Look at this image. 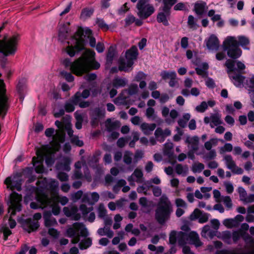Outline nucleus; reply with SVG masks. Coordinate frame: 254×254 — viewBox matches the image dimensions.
Returning a JSON list of instances; mask_svg holds the SVG:
<instances>
[{"label":"nucleus","mask_w":254,"mask_h":254,"mask_svg":"<svg viewBox=\"0 0 254 254\" xmlns=\"http://www.w3.org/2000/svg\"><path fill=\"white\" fill-rule=\"evenodd\" d=\"M218 139L217 138H211L209 141H206L204 143V147L207 150H212L213 146L217 145Z\"/></svg>","instance_id":"c03bdc74"},{"label":"nucleus","mask_w":254,"mask_h":254,"mask_svg":"<svg viewBox=\"0 0 254 254\" xmlns=\"http://www.w3.org/2000/svg\"><path fill=\"white\" fill-rule=\"evenodd\" d=\"M62 124L64 128L66 127H68V125L71 126V117L69 115H66L62 119Z\"/></svg>","instance_id":"680f3d73"},{"label":"nucleus","mask_w":254,"mask_h":254,"mask_svg":"<svg viewBox=\"0 0 254 254\" xmlns=\"http://www.w3.org/2000/svg\"><path fill=\"white\" fill-rule=\"evenodd\" d=\"M48 148H44L43 149H37L36 155L37 157H33L32 163L35 167V171L38 173H42L44 171L43 162L44 161V155L45 153L49 152Z\"/></svg>","instance_id":"9b49d317"},{"label":"nucleus","mask_w":254,"mask_h":254,"mask_svg":"<svg viewBox=\"0 0 254 254\" xmlns=\"http://www.w3.org/2000/svg\"><path fill=\"white\" fill-rule=\"evenodd\" d=\"M246 85L247 87L250 88L251 90H254V76L246 79Z\"/></svg>","instance_id":"e2e57ef3"},{"label":"nucleus","mask_w":254,"mask_h":254,"mask_svg":"<svg viewBox=\"0 0 254 254\" xmlns=\"http://www.w3.org/2000/svg\"><path fill=\"white\" fill-rule=\"evenodd\" d=\"M173 144L171 142H167L164 145V153L166 155H169L172 153L173 149Z\"/></svg>","instance_id":"8fccbe9b"},{"label":"nucleus","mask_w":254,"mask_h":254,"mask_svg":"<svg viewBox=\"0 0 254 254\" xmlns=\"http://www.w3.org/2000/svg\"><path fill=\"white\" fill-rule=\"evenodd\" d=\"M92 245V239L90 238L82 240L79 244V248L81 250L86 249Z\"/></svg>","instance_id":"ea45409f"},{"label":"nucleus","mask_w":254,"mask_h":254,"mask_svg":"<svg viewBox=\"0 0 254 254\" xmlns=\"http://www.w3.org/2000/svg\"><path fill=\"white\" fill-rule=\"evenodd\" d=\"M149 0H139L136 8L137 15L142 19H146L150 16L155 11L153 5L148 3Z\"/></svg>","instance_id":"9d476101"},{"label":"nucleus","mask_w":254,"mask_h":254,"mask_svg":"<svg viewBox=\"0 0 254 254\" xmlns=\"http://www.w3.org/2000/svg\"><path fill=\"white\" fill-rule=\"evenodd\" d=\"M188 243L193 244L196 247H200L202 244L199 240L198 235L194 232L189 233Z\"/></svg>","instance_id":"b1692460"},{"label":"nucleus","mask_w":254,"mask_h":254,"mask_svg":"<svg viewBox=\"0 0 254 254\" xmlns=\"http://www.w3.org/2000/svg\"><path fill=\"white\" fill-rule=\"evenodd\" d=\"M68 27L64 24H61L59 29V40L64 42L68 37Z\"/></svg>","instance_id":"5701e85b"},{"label":"nucleus","mask_w":254,"mask_h":254,"mask_svg":"<svg viewBox=\"0 0 254 254\" xmlns=\"http://www.w3.org/2000/svg\"><path fill=\"white\" fill-rule=\"evenodd\" d=\"M105 111L104 109L99 108H96L92 110L91 116L94 120L103 117L105 115Z\"/></svg>","instance_id":"473e14b6"},{"label":"nucleus","mask_w":254,"mask_h":254,"mask_svg":"<svg viewBox=\"0 0 254 254\" xmlns=\"http://www.w3.org/2000/svg\"><path fill=\"white\" fill-rule=\"evenodd\" d=\"M21 179H18L16 180L15 178L14 177L13 179L12 180V185L10 187V190H13L15 189L18 191H20L21 190Z\"/></svg>","instance_id":"79ce46f5"},{"label":"nucleus","mask_w":254,"mask_h":254,"mask_svg":"<svg viewBox=\"0 0 254 254\" xmlns=\"http://www.w3.org/2000/svg\"><path fill=\"white\" fill-rule=\"evenodd\" d=\"M41 217V213H36L34 215V220L31 218L25 220L22 223L23 229L28 233L36 231L39 227V224L37 220L40 219Z\"/></svg>","instance_id":"f8f14e48"},{"label":"nucleus","mask_w":254,"mask_h":254,"mask_svg":"<svg viewBox=\"0 0 254 254\" xmlns=\"http://www.w3.org/2000/svg\"><path fill=\"white\" fill-rule=\"evenodd\" d=\"M197 19L195 18L193 16L190 15L188 17V25L190 28L196 30L199 25L197 23Z\"/></svg>","instance_id":"72a5a7b5"},{"label":"nucleus","mask_w":254,"mask_h":254,"mask_svg":"<svg viewBox=\"0 0 254 254\" xmlns=\"http://www.w3.org/2000/svg\"><path fill=\"white\" fill-rule=\"evenodd\" d=\"M209 152L206 153L204 158L208 160L214 159L216 156V152L214 149L209 150Z\"/></svg>","instance_id":"0e129e2a"},{"label":"nucleus","mask_w":254,"mask_h":254,"mask_svg":"<svg viewBox=\"0 0 254 254\" xmlns=\"http://www.w3.org/2000/svg\"><path fill=\"white\" fill-rule=\"evenodd\" d=\"M127 83V79L120 77H116L113 81V85L116 88L124 87Z\"/></svg>","instance_id":"2f4dec72"},{"label":"nucleus","mask_w":254,"mask_h":254,"mask_svg":"<svg viewBox=\"0 0 254 254\" xmlns=\"http://www.w3.org/2000/svg\"><path fill=\"white\" fill-rule=\"evenodd\" d=\"M98 217L103 219L107 216V210L103 203H100L97 209Z\"/></svg>","instance_id":"c9c22d12"},{"label":"nucleus","mask_w":254,"mask_h":254,"mask_svg":"<svg viewBox=\"0 0 254 254\" xmlns=\"http://www.w3.org/2000/svg\"><path fill=\"white\" fill-rule=\"evenodd\" d=\"M45 224L47 227H50L57 224L56 220L51 217V213L50 211L45 212L44 214Z\"/></svg>","instance_id":"bb28decb"},{"label":"nucleus","mask_w":254,"mask_h":254,"mask_svg":"<svg viewBox=\"0 0 254 254\" xmlns=\"http://www.w3.org/2000/svg\"><path fill=\"white\" fill-rule=\"evenodd\" d=\"M236 39L238 43V47L241 46L244 49H250L249 45H250V40L248 37L244 36H240L236 38Z\"/></svg>","instance_id":"cd10ccee"},{"label":"nucleus","mask_w":254,"mask_h":254,"mask_svg":"<svg viewBox=\"0 0 254 254\" xmlns=\"http://www.w3.org/2000/svg\"><path fill=\"white\" fill-rule=\"evenodd\" d=\"M223 49L227 52L228 56L235 60L240 58L242 54L241 49L238 47V43L235 37L228 36L222 44Z\"/></svg>","instance_id":"423d86ee"},{"label":"nucleus","mask_w":254,"mask_h":254,"mask_svg":"<svg viewBox=\"0 0 254 254\" xmlns=\"http://www.w3.org/2000/svg\"><path fill=\"white\" fill-rule=\"evenodd\" d=\"M16 90L19 95V98L22 101L24 98V94L27 91V81L24 78L20 79L16 86Z\"/></svg>","instance_id":"a211bd4d"},{"label":"nucleus","mask_w":254,"mask_h":254,"mask_svg":"<svg viewBox=\"0 0 254 254\" xmlns=\"http://www.w3.org/2000/svg\"><path fill=\"white\" fill-rule=\"evenodd\" d=\"M116 55V51L113 47H110L108 50L107 55V62L108 64H111Z\"/></svg>","instance_id":"4c0bfd02"},{"label":"nucleus","mask_w":254,"mask_h":254,"mask_svg":"<svg viewBox=\"0 0 254 254\" xmlns=\"http://www.w3.org/2000/svg\"><path fill=\"white\" fill-rule=\"evenodd\" d=\"M145 115L148 118L152 120L155 119L157 117L155 113V110L152 107H149L146 109Z\"/></svg>","instance_id":"603ef678"},{"label":"nucleus","mask_w":254,"mask_h":254,"mask_svg":"<svg viewBox=\"0 0 254 254\" xmlns=\"http://www.w3.org/2000/svg\"><path fill=\"white\" fill-rule=\"evenodd\" d=\"M55 125L60 129L57 131L56 134L54 137V143L56 144L55 150L56 151H59L60 148V143L64 142V141L65 133L62 122L56 121L55 122Z\"/></svg>","instance_id":"4468645a"},{"label":"nucleus","mask_w":254,"mask_h":254,"mask_svg":"<svg viewBox=\"0 0 254 254\" xmlns=\"http://www.w3.org/2000/svg\"><path fill=\"white\" fill-rule=\"evenodd\" d=\"M60 74L68 82H72L74 80V76L69 72L62 71L60 72Z\"/></svg>","instance_id":"5fc2aeb1"},{"label":"nucleus","mask_w":254,"mask_h":254,"mask_svg":"<svg viewBox=\"0 0 254 254\" xmlns=\"http://www.w3.org/2000/svg\"><path fill=\"white\" fill-rule=\"evenodd\" d=\"M172 211L170 201L167 197L162 196L155 210V218L159 223L163 224L169 219Z\"/></svg>","instance_id":"39448f33"},{"label":"nucleus","mask_w":254,"mask_h":254,"mask_svg":"<svg viewBox=\"0 0 254 254\" xmlns=\"http://www.w3.org/2000/svg\"><path fill=\"white\" fill-rule=\"evenodd\" d=\"M202 66H203V69L198 68V67H196L195 68V70H196V73L198 75H201L202 77H204L205 76V74L204 73V70H207L208 68V66L206 63H203L202 64Z\"/></svg>","instance_id":"bf43d9fd"},{"label":"nucleus","mask_w":254,"mask_h":254,"mask_svg":"<svg viewBox=\"0 0 254 254\" xmlns=\"http://www.w3.org/2000/svg\"><path fill=\"white\" fill-rule=\"evenodd\" d=\"M238 191L239 193L240 200L244 202L248 195L246 191L243 188L239 187L238 189Z\"/></svg>","instance_id":"13d9d810"},{"label":"nucleus","mask_w":254,"mask_h":254,"mask_svg":"<svg viewBox=\"0 0 254 254\" xmlns=\"http://www.w3.org/2000/svg\"><path fill=\"white\" fill-rule=\"evenodd\" d=\"M82 97L81 95V93L79 92H76L71 99L74 105H78L82 101Z\"/></svg>","instance_id":"864d4df0"},{"label":"nucleus","mask_w":254,"mask_h":254,"mask_svg":"<svg viewBox=\"0 0 254 254\" xmlns=\"http://www.w3.org/2000/svg\"><path fill=\"white\" fill-rule=\"evenodd\" d=\"M70 142L72 144L75 145L79 147H81L84 145V143L82 140L79 139L78 136L75 135L72 136L70 139Z\"/></svg>","instance_id":"6e6d98bb"},{"label":"nucleus","mask_w":254,"mask_h":254,"mask_svg":"<svg viewBox=\"0 0 254 254\" xmlns=\"http://www.w3.org/2000/svg\"><path fill=\"white\" fill-rule=\"evenodd\" d=\"M226 191L228 193H232L234 191V187L232 184L229 182L224 183Z\"/></svg>","instance_id":"774afa93"},{"label":"nucleus","mask_w":254,"mask_h":254,"mask_svg":"<svg viewBox=\"0 0 254 254\" xmlns=\"http://www.w3.org/2000/svg\"><path fill=\"white\" fill-rule=\"evenodd\" d=\"M203 164L199 162H195L192 165L191 170L194 173H200L204 169Z\"/></svg>","instance_id":"58836bf2"},{"label":"nucleus","mask_w":254,"mask_h":254,"mask_svg":"<svg viewBox=\"0 0 254 254\" xmlns=\"http://www.w3.org/2000/svg\"><path fill=\"white\" fill-rule=\"evenodd\" d=\"M121 126V123L118 121L112 122L111 119H109L106 122V127L109 131L119 128Z\"/></svg>","instance_id":"c756f323"},{"label":"nucleus","mask_w":254,"mask_h":254,"mask_svg":"<svg viewBox=\"0 0 254 254\" xmlns=\"http://www.w3.org/2000/svg\"><path fill=\"white\" fill-rule=\"evenodd\" d=\"M178 0H162L163 6L162 8H164L165 10L168 11L170 10L172 6L175 4Z\"/></svg>","instance_id":"a19ab883"},{"label":"nucleus","mask_w":254,"mask_h":254,"mask_svg":"<svg viewBox=\"0 0 254 254\" xmlns=\"http://www.w3.org/2000/svg\"><path fill=\"white\" fill-rule=\"evenodd\" d=\"M132 153L130 151H126L123 156V161L124 162L128 165L131 164L132 162Z\"/></svg>","instance_id":"a18cd8bd"},{"label":"nucleus","mask_w":254,"mask_h":254,"mask_svg":"<svg viewBox=\"0 0 254 254\" xmlns=\"http://www.w3.org/2000/svg\"><path fill=\"white\" fill-rule=\"evenodd\" d=\"M233 149V146L231 143H227L224 146L220 147V153L223 154L225 152H231Z\"/></svg>","instance_id":"4d7b16f0"},{"label":"nucleus","mask_w":254,"mask_h":254,"mask_svg":"<svg viewBox=\"0 0 254 254\" xmlns=\"http://www.w3.org/2000/svg\"><path fill=\"white\" fill-rule=\"evenodd\" d=\"M189 233L183 232H180L177 234V240L178 243L181 246H184L188 243Z\"/></svg>","instance_id":"7c9ffc66"},{"label":"nucleus","mask_w":254,"mask_h":254,"mask_svg":"<svg viewBox=\"0 0 254 254\" xmlns=\"http://www.w3.org/2000/svg\"><path fill=\"white\" fill-rule=\"evenodd\" d=\"M138 86L136 84H130L127 90H126V91L128 92V94L130 95H133L136 94L138 92Z\"/></svg>","instance_id":"3c124183"},{"label":"nucleus","mask_w":254,"mask_h":254,"mask_svg":"<svg viewBox=\"0 0 254 254\" xmlns=\"http://www.w3.org/2000/svg\"><path fill=\"white\" fill-rule=\"evenodd\" d=\"M73 103L72 102L71 100L70 101L66 102L64 105V109L66 112H71L74 110V107Z\"/></svg>","instance_id":"052dcab7"},{"label":"nucleus","mask_w":254,"mask_h":254,"mask_svg":"<svg viewBox=\"0 0 254 254\" xmlns=\"http://www.w3.org/2000/svg\"><path fill=\"white\" fill-rule=\"evenodd\" d=\"M21 200V195L14 192L10 195V199L7 202V204L9 205L8 212L9 213L10 210L12 211L9 219V225L11 229L14 228L16 224L15 221L11 219V216L15 214L16 211H21V205L20 202Z\"/></svg>","instance_id":"0eeeda50"},{"label":"nucleus","mask_w":254,"mask_h":254,"mask_svg":"<svg viewBox=\"0 0 254 254\" xmlns=\"http://www.w3.org/2000/svg\"><path fill=\"white\" fill-rule=\"evenodd\" d=\"M206 46L210 50L217 51L220 47L217 37L214 35H211L206 42Z\"/></svg>","instance_id":"aec40b11"},{"label":"nucleus","mask_w":254,"mask_h":254,"mask_svg":"<svg viewBox=\"0 0 254 254\" xmlns=\"http://www.w3.org/2000/svg\"><path fill=\"white\" fill-rule=\"evenodd\" d=\"M224 65L226 67L227 72L234 85L237 87L241 86L245 78L240 73L232 74V72L235 71V61L231 59H228L226 60Z\"/></svg>","instance_id":"1a4fd4ad"},{"label":"nucleus","mask_w":254,"mask_h":254,"mask_svg":"<svg viewBox=\"0 0 254 254\" xmlns=\"http://www.w3.org/2000/svg\"><path fill=\"white\" fill-rule=\"evenodd\" d=\"M160 75L164 80L176 78V73L174 71H168L164 70L161 72Z\"/></svg>","instance_id":"f704fd0d"},{"label":"nucleus","mask_w":254,"mask_h":254,"mask_svg":"<svg viewBox=\"0 0 254 254\" xmlns=\"http://www.w3.org/2000/svg\"><path fill=\"white\" fill-rule=\"evenodd\" d=\"M99 198L100 195L96 192H88L84 194L82 198V201L92 205L99 200Z\"/></svg>","instance_id":"f3484780"},{"label":"nucleus","mask_w":254,"mask_h":254,"mask_svg":"<svg viewBox=\"0 0 254 254\" xmlns=\"http://www.w3.org/2000/svg\"><path fill=\"white\" fill-rule=\"evenodd\" d=\"M38 201L41 204L40 207H49L52 209L53 213L57 215L61 211L59 203L64 205L68 202V199L66 196L54 195L49 197L48 195H42L38 197Z\"/></svg>","instance_id":"20e7f679"},{"label":"nucleus","mask_w":254,"mask_h":254,"mask_svg":"<svg viewBox=\"0 0 254 254\" xmlns=\"http://www.w3.org/2000/svg\"><path fill=\"white\" fill-rule=\"evenodd\" d=\"M190 149L188 155L191 159L194 157V153L199 149V138L197 136H187L185 141Z\"/></svg>","instance_id":"ddd939ff"},{"label":"nucleus","mask_w":254,"mask_h":254,"mask_svg":"<svg viewBox=\"0 0 254 254\" xmlns=\"http://www.w3.org/2000/svg\"><path fill=\"white\" fill-rule=\"evenodd\" d=\"M223 124L221 120V116L219 113H215L211 115V123L210 126L213 128L215 126H218Z\"/></svg>","instance_id":"393cba45"},{"label":"nucleus","mask_w":254,"mask_h":254,"mask_svg":"<svg viewBox=\"0 0 254 254\" xmlns=\"http://www.w3.org/2000/svg\"><path fill=\"white\" fill-rule=\"evenodd\" d=\"M19 37V34H15L10 37L4 36L0 40V53L3 56L0 58V64L2 68L5 67L7 61L6 57L13 55L16 53Z\"/></svg>","instance_id":"7ed1b4c3"},{"label":"nucleus","mask_w":254,"mask_h":254,"mask_svg":"<svg viewBox=\"0 0 254 254\" xmlns=\"http://www.w3.org/2000/svg\"><path fill=\"white\" fill-rule=\"evenodd\" d=\"M138 56V50L135 46H132L126 52L127 62L124 59L119 61V69L121 71H128L131 69L133 64V60L136 59Z\"/></svg>","instance_id":"6e6552de"},{"label":"nucleus","mask_w":254,"mask_h":254,"mask_svg":"<svg viewBox=\"0 0 254 254\" xmlns=\"http://www.w3.org/2000/svg\"><path fill=\"white\" fill-rule=\"evenodd\" d=\"M160 10H161L157 14V20L159 23H162L165 26L169 25V22L168 18H169L170 15V10H168V11L165 10L163 8H160Z\"/></svg>","instance_id":"6ab92c4d"},{"label":"nucleus","mask_w":254,"mask_h":254,"mask_svg":"<svg viewBox=\"0 0 254 254\" xmlns=\"http://www.w3.org/2000/svg\"><path fill=\"white\" fill-rule=\"evenodd\" d=\"M64 211L66 216H70L76 214L78 211V208L75 206H72L70 209L67 207H64Z\"/></svg>","instance_id":"49530a36"},{"label":"nucleus","mask_w":254,"mask_h":254,"mask_svg":"<svg viewBox=\"0 0 254 254\" xmlns=\"http://www.w3.org/2000/svg\"><path fill=\"white\" fill-rule=\"evenodd\" d=\"M56 144L55 143H53L52 147H50L48 146H44L39 149H43L44 148H48L49 152L46 153L44 155V158L45 157L46 163L48 166H51L54 163V159L51 156V154L53 153L54 152H56L55 147Z\"/></svg>","instance_id":"412c9836"},{"label":"nucleus","mask_w":254,"mask_h":254,"mask_svg":"<svg viewBox=\"0 0 254 254\" xmlns=\"http://www.w3.org/2000/svg\"><path fill=\"white\" fill-rule=\"evenodd\" d=\"M80 211L83 216L86 215L93 210V207L90 206L88 207L85 204H81L79 207Z\"/></svg>","instance_id":"09e8293b"},{"label":"nucleus","mask_w":254,"mask_h":254,"mask_svg":"<svg viewBox=\"0 0 254 254\" xmlns=\"http://www.w3.org/2000/svg\"><path fill=\"white\" fill-rule=\"evenodd\" d=\"M94 8H85L82 10L80 14V18L82 19H86L90 17L94 12Z\"/></svg>","instance_id":"e433bc0d"},{"label":"nucleus","mask_w":254,"mask_h":254,"mask_svg":"<svg viewBox=\"0 0 254 254\" xmlns=\"http://www.w3.org/2000/svg\"><path fill=\"white\" fill-rule=\"evenodd\" d=\"M48 185L50 189L54 190L58 187L59 182L55 179H51Z\"/></svg>","instance_id":"69168bd1"},{"label":"nucleus","mask_w":254,"mask_h":254,"mask_svg":"<svg viewBox=\"0 0 254 254\" xmlns=\"http://www.w3.org/2000/svg\"><path fill=\"white\" fill-rule=\"evenodd\" d=\"M132 176L136 178V182L137 183H141L142 182L143 173L142 171L139 169H135L134 171Z\"/></svg>","instance_id":"37998d69"},{"label":"nucleus","mask_w":254,"mask_h":254,"mask_svg":"<svg viewBox=\"0 0 254 254\" xmlns=\"http://www.w3.org/2000/svg\"><path fill=\"white\" fill-rule=\"evenodd\" d=\"M208 9L206 3L203 1H198L194 6L193 10L198 15H202Z\"/></svg>","instance_id":"4be33fe9"},{"label":"nucleus","mask_w":254,"mask_h":254,"mask_svg":"<svg viewBox=\"0 0 254 254\" xmlns=\"http://www.w3.org/2000/svg\"><path fill=\"white\" fill-rule=\"evenodd\" d=\"M178 233L175 231H172L170 234L169 242L171 244H175L177 240Z\"/></svg>","instance_id":"338daca9"},{"label":"nucleus","mask_w":254,"mask_h":254,"mask_svg":"<svg viewBox=\"0 0 254 254\" xmlns=\"http://www.w3.org/2000/svg\"><path fill=\"white\" fill-rule=\"evenodd\" d=\"M140 128L143 132L146 135H149L155 129L156 125L155 124H147L143 123L140 125Z\"/></svg>","instance_id":"a878e982"},{"label":"nucleus","mask_w":254,"mask_h":254,"mask_svg":"<svg viewBox=\"0 0 254 254\" xmlns=\"http://www.w3.org/2000/svg\"><path fill=\"white\" fill-rule=\"evenodd\" d=\"M224 160L227 168L231 170L234 174H242L243 173V170L236 165L235 162L233 160L231 155H225L224 156Z\"/></svg>","instance_id":"dca6fc26"},{"label":"nucleus","mask_w":254,"mask_h":254,"mask_svg":"<svg viewBox=\"0 0 254 254\" xmlns=\"http://www.w3.org/2000/svg\"><path fill=\"white\" fill-rule=\"evenodd\" d=\"M94 52L89 50H86L82 56L71 63L69 59H65L63 64L65 67H69L73 73L80 76L88 72L91 69H97L99 68L100 64L95 62Z\"/></svg>","instance_id":"f257e3e1"},{"label":"nucleus","mask_w":254,"mask_h":254,"mask_svg":"<svg viewBox=\"0 0 254 254\" xmlns=\"http://www.w3.org/2000/svg\"><path fill=\"white\" fill-rule=\"evenodd\" d=\"M77 232H79L80 235L83 237H86L88 234L85 225L78 222L74 223L72 227L69 228L66 230L67 235L69 237H73Z\"/></svg>","instance_id":"2eb2a0df"},{"label":"nucleus","mask_w":254,"mask_h":254,"mask_svg":"<svg viewBox=\"0 0 254 254\" xmlns=\"http://www.w3.org/2000/svg\"><path fill=\"white\" fill-rule=\"evenodd\" d=\"M176 173L179 175L186 176L189 172V168L187 165H183L181 164H178L175 167Z\"/></svg>","instance_id":"c85d7f7f"},{"label":"nucleus","mask_w":254,"mask_h":254,"mask_svg":"<svg viewBox=\"0 0 254 254\" xmlns=\"http://www.w3.org/2000/svg\"><path fill=\"white\" fill-rule=\"evenodd\" d=\"M220 202H223L225 205L229 209L232 207V200L229 196H222Z\"/></svg>","instance_id":"de8ad7c7"},{"label":"nucleus","mask_w":254,"mask_h":254,"mask_svg":"<svg viewBox=\"0 0 254 254\" xmlns=\"http://www.w3.org/2000/svg\"><path fill=\"white\" fill-rule=\"evenodd\" d=\"M86 39H89L91 47H95L96 46V40L92 36V31L90 29H86L84 31L81 28H79L74 35L71 37L70 45L67 42L68 46L66 50L68 55L71 57L75 54V50L77 52L84 49Z\"/></svg>","instance_id":"f03ea898"}]
</instances>
